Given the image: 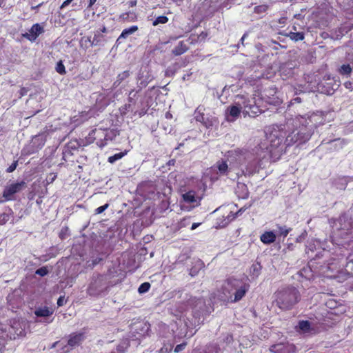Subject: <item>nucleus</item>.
I'll list each match as a JSON object with an SVG mask.
<instances>
[{"label":"nucleus","mask_w":353,"mask_h":353,"mask_svg":"<svg viewBox=\"0 0 353 353\" xmlns=\"http://www.w3.org/2000/svg\"><path fill=\"white\" fill-rule=\"evenodd\" d=\"M274 303L282 310H290L301 300L299 290L292 286H287L275 292Z\"/></svg>","instance_id":"obj_1"},{"label":"nucleus","mask_w":353,"mask_h":353,"mask_svg":"<svg viewBox=\"0 0 353 353\" xmlns=\"http://www.w3.org/2000/svg\"><path fill=\"white\" fill-rule=\"evenodd\" d=\"M338 227L332 234L333 241L353 252V233L351 222L345 217H340L338 220Z\"/></svg>","instance_id":"obj_2"},{"label":"nucleus","mask_w":353,"mask_h":353,"mask_svg":"<svg viewBox=\"0 0 353 353\" xmlns=\"http://www.w3.org/2000/svg\"><path fill=\"white\" fill-rule=\"evenodd\" d=\"M287 130L281 126L274 128L268 139L270 141L269 150L271 158H279L285 149V140Z\"/></svg>","instance_id":"obj_3"},{"label":"nucleus","mask_w":353,"mask_h":353,"mask_svg":"<svg viewBox=\"0 0 353 353\" xmlns=\"http://www.w3.org/2000/svg\"><path fill=\"white\" fill-rule=\"evenodd\" d=\"M236 98L242 101L243 112L245 115L255 117L262 112L259 106L256 105L254 99H249L243 95H237Z\"/></svg>","instance_id":"obj_4"},{"label":"nucleus","mask_w":353,"mask_h":353,"mask_svg":"<svg viewBox=\"0 0 353 353\" xmlns=\"http://www.w3.org/2000/svg\"><path fill=\"white\" fill-rule=\"evenodd\" d=\"M227 284L231 287L232 289H235L234 298L232 302H237L240 301L246 294L249 289V285L242 284V282L236 279L230 278L227 280Z\"/></svg>","instance_id":"obj_5"},{"label":"nucleus","mask_w":353,"mask_h":353,"mask_svg":"<svg viewBox=\"0 0 353 353\" xmlns=\"http://www.w3.org/2000/svg\"><path fill=\"white\" fill-rule=\"evenodd\" d=\"M296 330L303 334L312 336L321 332V329L316 323L307 320H301L296 326Z\"/></svg>","instance_id":"obj_6"},{"label":"nucleus","mask_w":353,"mask_h":353,"mask_svg":"<svg viewBox=\"0 0 353 353\" xmlns=\"http://www.w3.org/2000/svg\"><path fill=\"white\" fill-rule=\"evenodd\" d=\"M310 135L300 130H294L290 133L287 132V137L285 140V148L291 146L293 144L297 143L298 145L303 144L308 141Z\"/></svg>","instance_id":"obj_7"},{"label":"nucleus","mask_w":353,"mask_h":353,"mask_svg":"<svg viewBox=\"0 0 353 353\" xmlns=\"http://www.w3.org/2000/svg\"><path fill=\"white\" fill-rule=\"evenodd\" d=\"M107 130L102 128H95L92 130L86 139L87 143H92L97 141V144L100 147H103L106 145L107 139Z\"/></svg>","instance_id":"obj_8"},{"label":"nucleus","mask_w":353,"mask_h":353,"mask_svg":"<svg viewBox=\"0 0 353 353\" xmlns=\"http://www.w3.org/2000/svg\"><path fill=\"white\" fill-rule=\"evenodd\" d=\"M26 187L25 181H21L20 182L12 183L8 185H6L3 192V197L5 201H12L14 198V194L21 192Z\"/></svg>","instance_id":"obj_9"},{"label":"nucleus","mask_w":353,"mask_h":353,"mask_svg":"<svg viewBox=\"0 0 353 353\" xmlns=\"http://www.w3.org/2000/svg\"><path fill=\"white\" fill-rule=\"evenodd\" d=\"M325 268L326 270H323V273L326 274L327 277L345 280V272L341 269L336 259H334L331 263H329Z\"/></svg>","instance_id":"obj_10"},{"label":"nucleus","mask_w":353,"mask_h":353,"mask_svg":"<svg viewBox=\"0 0 353 353\" xmlns=\"http://www.w3.org/2000/svg\"><path fill=\"white\" fill-rule=\"evenodd\" d=\"M105 285L103 277L101 274H98L97 277L92 279L87 289V293L90 296H97L103 291Z\"/></svg>","instance_id":"obj_11"},{"label":"nucleus","mask_w":353,"mask_h":353,"mask_svg":"<svg viewBox=\"0 0 353 353\" xmlns=\"http://www.w3.org/2000/svg\"><path fill=\"white\" fill-rule=\"evenodd\" d=\"M241 212V210H238L235 213L231 210H225L221 216L215 219L214 227L216 228H223L226 227Z\"/></svg>","instance_id":"obj_12"},{"label":"nucleus","mask_w":353,"mask_h":353,"mask_svg":"<svg viewBox=\"0 0 353 353\" xmlns=\"http://www.w3.org/2000/svg\"><path fill=\"white\" fill-rule=\"evenodd\" d=\"M243 111L242 101H238L235 105H230L227 108L225 112V120L228 122L234 121Z\"/></svg>","instance_id":"obj_13"},{"label":"nucleus","mask_w":353,"mask_h":353,"mask_svg":"<svg viewBox=\"0 0 353 353\" xmlns=\"http://www.w3.org/2000/svg\"><path fill=\"white\" fill-rule=\"evenodd\" d=\"M44 32L43 27L39 23H34L29 30V32L22 34V37L26 39L33 42L37 37Z\"/></svg>","instance_id":"obj_14"},{"label":"nucleus","mask_w":353,"mask_h":353,"mask_svg":"<svg viewBox=\"0 0 353 353\" xmlns=\"http://www.w3.org/2000/svg\"><path fill=\"white\" fill-rule=\"evenodd\" d=\"M270 350L273 353H295L296 348L294 344L277 343L271 345Z\"/></svg>","instance_id":"obj_15"},{"label":"nucleus","mask_w":353,"mask_h":353,"mask_svg":"<svg viewBox=\"0 0 353 353\" xmlns=\"http://www.w3.org/2000/svg\"><path fill=\"white\" fill-rule=\"evenodd\" d=\"M190 44L186 40H182L177 42L171 50V53L174 57H178L188 51Z\"/></svg>","instance_id":"obj_16"},{"label":"nucleus","mask_w":353,"mask_h":353,"mask_svg":"<svg viewBox=\"0 0 353 353\" xmlns=\"http://www.w3.org/2000/svg\"><path fill=\"white\" fill-rule=\"evenodd\" d=\"M85 332H72L69 335L68 345L70 347H75L81 344L85 340Z\"/></svg>","instance_id":"obj_17"},{"label":"nucleus","mask_w":353,"mask_h":353,"mask_svg":"<svg viewBox=\"0 0 353 353\" xmlns=\"http://www.w3.org/2000/svg\"><path fill=\"white\" fill-rule=\"evenodd\" d=\"M196 120L200 123H201L204 126L207 128L212 127L214 122H216V119L214 117H206L203 113L200 112L199 110L196 112Z\"/></svg>","instance_id":"obj_18"},{"label":"nucleus","mask_w":353,"mask_h":353,"mask_svg":"<svg viewBox=\"0 0 353 353\" xmlns=\"http://www.w3.org/2000/svg\"><path fill=\"white\" fill-rule=\"evenodd\" d=\"M208 36V32L202 31L199 34L195 33L190 34L187 39L190 45H195L199 43L205 42Z\"/></svg>","instance_id":"obj_19"},{"label":"nucleus","mask_w":353,"mask_h":353,"mask_svg":"<svg viewBox=\"0 0 353 353\" xmlns=\"http://www.w3.org/2000/svg\"><path fill=\"white\" fill-rule=\"evenodd\" d=\"M34 313L37 317L46 318L52 316L54 313V310L47 306L39 307L34 310Z\"/></svg>","instance_id":"obj_20"},{"label":"nucleus","mask_w":353,"mask_h":353,"mask_svg":"<svg viewBox=\"0 0 353 353\" xmlns=\"http://www.w3.org/2000/svg\"><path fill=\"white\" fill-rule=\"evenodd\" d=\"M276 236L272 231H266L260 236V240L264 244L268 245L276 241Z\"/></svg>","instance_id":"obj_21"},{"label":"nucleus","mask_w":353,"mask_h":353,"mask_svg":"<svg viewBox=\"0 0 353 353\" xmlns=\"http://www.w3.org/2000/svg\"><path fill=\"white\" fill-rule=\"evenodd\" d=\"M352 254H350L346 259L347 263L345 267V278L347 279L349 277H353V259L351 258Z\"/></svg>","instance_id":"obj_22"},{"label":"nucleus","mask_w":353,"mask_h":353,"mask_svg":"<svg viewBox=\"0 0 353 353\" xmlns=\"http://www.w3.org/2000/svg\"><path fill=\"white\" fill-rule=\"evenodd\" d=\"M137 30V26H132L129 28L124 29L117 39V43L118 44L121 43V39L127 38L130 34L134 33Z\"/></svg>","instance_id":"obj_23"},{"label":"nucleus","mask_w":353,"mask_h":353,"mask_svg":"<svg viewBox=\"0 0 353 353\" xmlns=\"http://www.w3.org/2000/svg\"><path fill=\"white\" fill-rule=\"evenodd\" d=\"M119 19L123 22L136 21L138 17L134 12H128L120 14Z\"/></svg>","instance_id":"obj_24"},{"label":"nucleus","mask_w":353,"mask_h":353,"mask_svg":"<svg viewBox=\"0 0 353 353\" xmlns=\"http://www.w3.org/2000/svg\"><path fill=\"white\" fill-rule=\"evenodd\" d=\"M196 192L194 190H189L182 194L183 201L187 203H193L196 201Z\"/></svg>","instance_id":"obj_25"},{"label":"nucleus","mask_w":353,"mask_h":353,"mask_svg":"<svg viewBox=\"0 0 353 353\" xmlns=\"http://www.w3.org/2000/svg\"><path fill=\"white\" fill-rule=\"evenodd\" d=\"M216 167L221 175H227L228 173V165L227 161L221 159L216 162Z\"/></svg>","instance_id":"obj_26"},{"label":"nucleus","mask_w":353,"mask_h":353,"mask_svg":"<svg viewBox=\"0 0 353 353\" xmlns=\"http://www.w3.org/2000/svg\"><path fill=\"white\" fill-rule=\"evenodd\" d=\"M238 196L242 199H247L249 197V191L247 185L244 183L238 185Z\"/></svg>","instance_id":"obj_27"},{"label":"nucleus","mask_w":353,"mask_h":353,"mask_svg":"<svg viewBox=\"0 0 353 353\" xmlns=\"http://www.w3.org/2000/svg\"><path fill=\"white\" fill-rule=\"evenodd\" d=\"M352 72V68L350 64H343L338 69V72L343 76L349 77Z\"/></svg>","instance_id":"obj_28"},{"label":"nucleus","mask_w":353,"mask_h":353,"mask_svg":"<svg viewBox=\"0 0 353 353\" xmlns=\"http://www.w3.org/2000/svg\"><path fill=\"white\" fill-rule=\"evenodd\" d=\"M130 72L129 70H125L121 73H119L117 77V80L114 82V84L119 85L122 81L125 80L129 77Z\"/></svg>","instance_id":"obj_29"},{"label":"nucleus","mask_w":353,"mask_h":353,"mask_svg":"<svg viewBox=\"0 0 353 353\" xmlns=\"http://www.w3.org/2000/svg\"><path fill=\"white\" fill-rule=\"evenodd\" d=\"M130 346V343L128 341H124L120 343L116 347V350L118 353H125Z\"/></svg>","instance_id":"obj_30"},{"label":"nucleus","mask_w":353,"mask_h":353,"mask_svg":"<svg viewBox=\"0 0 353 353\" xmlns=\"http://www.w3.org/2000/svg\"><path fill=\"white\" fill-rule=\"evenodd\" d=\"M261 264L259 263H254L252 265V266L250 268V274L252 276L257 277L261 274Z\"/></svg>","instance_id":"obj_31"},{"label":"nucleus","mask_w":353,"mask_h":353,"mask_svg":"<svg viewBox=\"0 0 353 353\" xmlns=\"http://www.w3.org/2000/svg\"><path fill=\"white\" fill-rule=\"evenodd\" d=\"M127 152H128L125 150L124 152H119V153L114 154V155L110 156V157H108V161L109 163H114L115 161L121 159L125 155H126Z\"/></svg>","instance_id":"obj_32"},{"label":"nucleus","mask_w":353,"mask_h":353,"mask_svg":"<svg viewBox=\"0 0 353 353\" xmlns=\"http://www.w3.org/2000/svg\"><path fill=\"white\" fill-rule=\"evenodd\" d=\"M290 38L295 41H302L305 38L304 33L302 32H290L289 34Z\"/></svg>","instance_id":"obj_33"},{"label":"nucleus","mask_w":353,"mask_h":353,"mask_svg":"<svg viewBox=\"0 0 353 353\" xmlns=\"http://www.w3.org/2000/svg\"><path fill=\"white\" fill-rule=\"evenodd\" d=\"M104 36L100 33L98 32L94 35L93 39L92 41V46H98L100 44V43L103 40Z\"/></svg>","instance_id":"obj_34"},{"label":"nucleus","mask_w":353,"mask_h":353,"mask_svg":"<svg viewBox=\"0 0 353 353\" xmlns=\"http://www.w3.org/2000/svg\"><path fill=\"white\" fill-rule=\"evenodd\" d=\"M55 70L57 72L61 75L66 74L65 68L62 61H59L57 62L55 67Z\"/></svg>","instance_id":"obj_35"},{"label":"nucleus","mask_w":353,"mask_h":353,"mask_svg":"<svg viewBox=\"0 0 353 353\" xmlns=\"http://www.w3.org/2000/svg\"><path fill=\"white\" fill-rule=\"evenodd\" d=\"M277 228L279 235L283 237H286L291 231V228H288L286 226L278 225Z\"/></svg>","instance_id":"obj_36"},{"label":"nucleus","mask_w":353,"mask_h":353,"mask_svg":"<svg viewBox=\"0 0 353 353\" xmlns=\"http://www.w3.org/2000/svg\"><path fill=\"white\" fill-rule=\"evenodd\" d=\"M168 21V18L166 16L161 15L155 19V20L153 21L152 25L154 26H156L159 25V23H166Z\"/></svg>","instance_id":"obj_37"},{"label":"nucleus","mask_w":353,"mask_h":353,"mask_svg":"<svg viewBox=\"0 0 353 353\" xmlns=\"http://www.w3.org/2000/svg\"><path fill=\"white\" fill-rule=\"evenodd\" d=\"M150 287H151V285H150V283L144 282L139 285V287L138 288V292L140 294L145 293L150 290Z\"/></svg>","instance_id":"obj_38"},{"label":"nucleus","mask_w":353,"mask_h":353,"mask_svg":"<svg viewBox=\"0 0 353 353\" xmlns=\"http://www.w3.org/2000/svg\"><path fill=\"white\" fill-rule=\"evenodd\" d=\"M10 219V214L7 212H3L0 214V225L6 224Z\"/></svg>","instance_id":"obj_39"},{"label":"nucleus","mask_w":353,"mask_h":353,"mask_svg":"<svg viewBox=\"0 0 353 353\" xmlns=\"http://www.w3.org/2000/svg\"><path fill=\"white\" fill-rule=\"evenodd\" d=\"M35 274L41 276H44L48 274V270L47 267L43 266L37 269L35 272Z\"/></svg>","instance_id":"obj_40"},{"label":"nucleus","mask_w":353,"mask_h":353,"mask_svg":"<svg viewBox=\"0 0 353 353\" xmlns=\"http://www.w3.org/2000/svg\"><path fill=\"white\" fill-rule=\"evenodd\" d=\"M268 10V6L260 5L254 8V12L256 13L265 12Z\"/></svg>","instance_id":"obj_41"},{"label":"nucleus","mask_w":353,"mask_h":353,"mask_svg":"<svg viewBox=\"0 0 353 353\" xmlns=\"http://www.w3.org/2000/svg\"><path fill=\"white\" fill-rule=\"evenodd\" d=\"M186 345H187L186 342H183L181 344L177 345L174 348V352L179 353L180 352L183 351L185 349Z\"/></svg>","instance_id":"obj_42"},{"label":"nucleus","mask_w":353,"mask_h":353,"mask_svg":"<svg viewBox=\"0 0 353 353\" xmlns=\"http://www.w3.org/2000/svg\"><path fill=\"white\" fill-rule=\"evenodd\" d=\"M139 90L135 91L134 90H132L130 92L128 95V101L130 103L133 102V100L137 97V94H138Z\"/></svg>","instance_id":"obj_43"},{"label":"nucleus","mask_w":353,"mask_h":353,"mask_svg":"<svg viewBox=\"0 0 353 353\" xmlns=\"http://www.w3.org/2000/svg\"><path fill=\"white\" fill-rule=\"evenodd\" d=\"M18 165V161H14L13 163L6 169V172L11 173L14 172Z\"/></svg>","instance_id":"obj_44"},{"label":"nucleus","mask_w":353,"mask_h":353,"mask_svg":"<svg viewBox=\"0 0 353 353\" xmlns=\"http://www.w3.org/2000/svg\"><path fill=\"white\" fill-rule=\"evenodd\" d=\"M108 206H109V204L105 203V205L97 208V209H95V211H94L95 214H101L108 208Z\"/></svg>","instance_id":"obj_45"},{"label":"nucleus","mask_w":353,"mask_h":353,"mask_svg":"<svg viewBox=\"0 0 353 353\" xmlns=\"http://www.w3.org/2000/svg\"><path fill=\"white\" fill-rule=\"evenodd\" d=\"M28 92V89L25 87H21L19 90V98H21L22 97L27 94Z\"/></svg>","instance_id":"obj_46"},{"label":"nucleus","mask_w":353,"mask_h":353,"mask_svg":"<svg viewBox=\"0 0 353 353\" xmlns=\"http://www.w3.org/2000/svg\"><path fill=\"white\" fill-rule=\"evenodd\" d=\"M189 217H185L180 221V227H185L187 225L189 224Z\"/></svg>","instance_id":"obj_47"},{"label":"nucleus","mask_w":353,"mask_h":353,"mask_svg":"<svg viewBox=\"0 0 353 353\" xmlns=\"http://www.w3.org/2000/svg\"><path fill=\"white\" fill-rule=\"evenodd\" d=\"M344 86L345 87V88H347L351 91L353 90V82H352V81H347L345 82Z\"/></svg>","instance_id":"obj_48"},{"label":"nucleus","mask_w":353,"mask_h":353,"mask_svg":"<svg viewBox=\"0 0 353 353\" xmlns=\"http://www.w3.org/2000/svg\"><path fill=\"white\" fill-rule=\"evenodd\" d=\"M64 303H65V298L63 296H61L59 297L58 300H57V305L59 307H61V306H63L64 305Z\"/></svg>","instance_id":"obj_49"},{"label":"nucleus","mask_w":353,"mask_h":353,"mask_svg":"<svg viewBox=\"0 0 353 353\" xmlns=\"http://www.w3.org/2000/svg\"><path fill=\"white\" fill-rule=\"evenodd\" d=\"M73 0H65L63 2V3L61 4L60 8L61 9H63L65 7H67Z\"/></svg>","instance_id":"obj_50"},{"label":"nucleus","mask_w":353,"mask_h":353,"mask_svg":"<svg viewBox=\"0 0 353 353\" xmlns=\"http://www.w3.org/2000/svg\"><path fill=\"white\" fill-rule=\"evenodd\" d=\"M201 223H192V226H191V230H195L196 228H197Z\"/></svg>","instance_id":"obj_51"},{"label":"nucleus","mask_w":353,"mask_h":353,"mask_svg":"<svg viewBox=\"0 0 353 353\" xmlns=\"http://www.w3.org/2000/svg\"><path fill=\"white\" fill-rule=\"evenodd\" d=\"M68 148H71V149H76L77 148V146L74 143H73L72 142H70L68 144V146H67Z\"/></svg>","instance_id":"obj_52"},{"label":"nucleus","mask_w":353,"mask_h":353,"mask_svg":"<svg viewBox=\"0 0 353 353\" xmlns=\"http://www.w3.org/2000/svg\"><path fill=\"white\" fill-rule=\"evenodd\" d=\"M57 175L53 174V176L51 178H49L47 179L48 183H51L54 181V180L56 179Z\"/></svg>","instance_id":"obj_53"},{"label":"nucleus","mask_w":353,"mask_h":353,"mask_svg":"<svg viewBox=\"0 0 353 353\" xmlns=\"http://www.w3.org/2000/svg\"><path fill=\"white\" fill-rule=\"evenodd\" d=\"M43 4V2L35 6H32L31 7V10H37L39 8H40L41 6H42Z\"/></svg>","instance_id":"obj_54"},{"label":"nucleus","mask_w":353,"mask_h":353,"mask_svg":"<svg viewBox=\"0 0 353 353\" xmlns=\"http://www.w3.org/2000/svg\"><path fill=\"white\" fill-rule=\"evenodd\" d=\"M97 2V0H89V5L88 7H92L95 3Z\"/></svg>","instance_id":"obj_55"},{"label":"nucleus","mask_w":353,"mask_h":353,"mask_svg":"<svg viewBox=\"0 0 353 353\" xmlns=\"http://www.w3.org/2000/svg\"><path fill=\"white\" fill-rule=\"evenodd\" d=\"M100 32L101 33H105L107 32V28L105 26H103L102 28L100 29Z\"/></svg>","instance_id":"obj_56"},{"label":"nucleus","mask_w":353,"mask_h":353,"mask_svg":"<svg viewBox=\"0 0 353 353\" xmlns=\"http://www.w3.org/2000/svg\"><path fill=\"white\" fill-rule=\"evenodd\" d=\"M140 84H141V85H142L143 86H145V85H146V84H145V83H144L143 81H142V82H141V83H140Z\"/></svg>","instance_id":"obj_57"},{"label":"nucleus","mask_w":353,"mask_h":353,"mask_svg":"<svg viewBox=\"0 0 353 353\" xmlns=\"http://www.w3.org/2000/svg\"><path fill=\"white\" fill-rule=\"evenodd\" d=\"M295 100L299 102L301 101L300 98H296Z\"/></svg>","instance_id":"obj_58"},{"label":"nucleus","mask_w":353,"mask_h":353,"mask_svg":"<svg viewBox=\"0 0 353 353\" xmlns=\"http://www.w3.org/2000/svg\"><path fill=\"white\" fill-rule=\"evenodd\" d=\"M52 320L50 321H43L44 323H50V322H52Z\"/></svg>","instance_id":"obj_59"},{"label":"nucleus","mask_w":353,"mask_h":353,"mask_svg":"<svg viewBox=\"0 0 353 353\" xmlns=\"http://www.w3.org/2000/svg\"><path fill=\"white\" fill-rule=\"evenodd\" d=\"M8 211L10 212V214L12 212V209H11V208H8Z\"/></svg>","instance_id":"obj_60"},{"label":"nucleus","mask_w":353,"mask_h":353,"mask_svg":"<svg viewBox=\"0 0 353 353\" xmlns=\"http://www.w3.org/2000/svg\"><path fill=\"white\" fill-rule=\"evenodd\" d=\"M1 202V201H0V203Z\"/></svg>","instance_id":"obj_61"}]
</instances>
